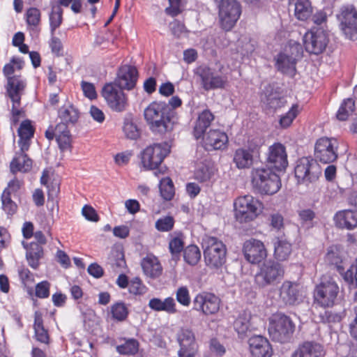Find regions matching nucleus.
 <instances>
[{"instance_id": "c03bdc74", "label": "nucleus", "mask_w": 357, "mask_h": 357, "mask_svg": "<svg viewBox=\"0 0 357 357\" xmlns=\"http://www.w3.org/2000/svg\"><path fill=\"white\" fill-rule=\"evenodd\" d=\"M160 192L161 196L165 200H171L173 198L174 195V188L172 181L169 177L160 180Z\"/></svg>"}, {"instance_id": "7c9ffc66", "label": "nucleus", "mask_w": 357, "mask_h": 357, "mask_svg": "<svg viewBox=\"0 0 357 357\" xmlns=\"http://www.w3.org/2000/svg\"><path fill=\"white\" fill-rule=\"evenodd\" d=\"M56 140L62 152L70 151L71 137L66 123H58L56 126Z\"/></svg>"}, {"instance_id": "423d86ee", "label": "nucleus", "mask_w": 357, "mask_h": 357, "mask_svg": "<svg viewBox=\"0 0 357 357\" xmlns=\"http://www.w3.org/2000/svg\"><path fill=\"white\" fill-rule=\"evenodd\" d=\"M339 294V286L330 275H324L314 293V301L321 307H332Z\"/></svg>"}, {"instance_id": "4c0bfd02", "label": "nucleus", "mask_w": 357, "mask_h": 357, "mask_svg": "<svg viewBox=\"0 0 357 357\" xmlns=\"http://www.w3.org/2000/svg\"><path fill=\"white\" fill-rule=\"evenodd\" d=\"M33 328L36 339L42 343L48 344L49 335L43 326L42 316L38 312L35 313Z\"/></svg>"}, {"instance_id": "79ce46f5", "label": "nucleus", "mask_w": 357, "mask_h": 357, "mask_svg": "<svg viewBox=\"0 0 357 357\" xmlns=\"http://www.w3.org/2000/svg\"><path fill=\"white\" fill-rule=\"evenodd\" d=\"M298 114V105L296 104L293 105L286 114L280 116L279 120L280 126L282 128H289Z\"/></svg>"}, {"instance_id": "603ef678", "label": "nucleus", "mask_w": 357, "mask_h": 357, "mask_svg": "<svg viewBox=\"0 0 357 357\" xmlns=\"http://www.w3.org/2000/svg\"><path fill=\"white\" fill-rule=\"evenodd\" d=\"M2 208L8 215L14 214L17 211L16 204L11 199L8 190H3L1 195Z\"/></svg>"}, {"instance_id": "8fccbe9b", "label": "nucleus", "mask_w": 357, "mask_h": 357, "mask_svg": "<svg viewBox=\"0 0 357 357\" xmlns=\"http://www.w3.org/2000/svg\"><path fill=\"white\" fill-rule=\"evenodd\" d=\"M139 343L134 339L128 340L123 344L116 347V351L120 354L133 355L138 351Z\"/></svg>"}, {"instance_id": "58836bf2", "label": "nucleus", "mask_w": 357, "mask_h": 357, "mask_svg": "<svg viewBox=\"0 0 357 357\" xmlns=\"http://www.w3.org/2000/svg\"><path fill=\"white\" fill-rule=\"evenodd\" d=\"M49 21L51 35H54L56 29L63 22V9L59 6H52V10L49 14Z\"/></svg>"}, {"instance_id": "c85d7f7f", "label": "nucleus", "mask_w": 357, "mask_h": 357, "mask_svg": "<svg viewBox=\"0 0 357 357\" xmlns=\"http://www.w3.org/2000/svg\"><path fill=\"white\" fill-rule=\"evenodd\" d=\"M26 29L31 34L38 35L40 31L41 11L35 7L28 8L24 14Z\"/></svg>"}, {"instance_id": "f03ea898", "label": "nucleus", "mask_w": 357, "mask_h": 357, "mask_svg": "<svg viewBox=\"0 0 357 357\" xmlns=\"http://www.w3.org/2000/svg\"><path fill=\"white\" fill-rule=\"evenodd\" d=\"M144 116L153 132L164 133L172 129L170 110L164 102H153L144 109Z\"/></svg>"}, {"instance_id": "5fc2aeb1", "label": "nucleus", "mask_w": 357, "mask_h": 357, "mask_svg": "<svg viewBox=\"0 0 357 357\" xmlns=\"http://www.w3.org/2000/svg\"><path fill=\"white\" fill-rule=\"evenodd\" d=\"M176 298L181 305L188 307L190 304V296L186 287H180L176 291Z\"/></svg>"}, {"instance_id": "e433bc0d", "label": "nucleus", "mask_w": 357, "mask_h": 357, "mask_svg": "<svg viewBox=\"0 0 357 357\" xmlns=\"http://www.w3.org/2000/svg\"><path fill=\"white\" fill-rule=\"evenodd\" d=\"M59 117L63 122L61 123H75L79 118L77 109L72 105H63L59 110Z\"/></svg>"}, {"instance_id": "f257e3e1", "label": "nucleus", "mask_w": 357, "mask_h": 357, "mask_svg": "<svg viewBox=\"0 0 357 357\" xmlns=\"http://www.w3.org/2000/svg\"><path fill=\"white\" fill-rule=\"evenodd\" d=\"M338 142L334 137H323L318 139L314 145V158H302L297 161L295 176L298 181L312 183L316 181L321 174L317 161L328 164L335 161L338 157Z\"/></svg>"}, {"instance_id": "aec40b11", "label": "nucleus", "mask_w": 357, "mask_h": 357, "mask_svg": "<svg viewBox=\"0 0 357 357\" xmlns=\"http://www.w3.org/2000/svg\"><path fill=\"white\" fill-rule=\"evenodd\" d=\"M267 162L272 168L284 170L287 167V155L281 143H275L268 148Z\"/></svg>"}, {"instance_id": "de8ad7c7", "label": "nucleus", "mask_w": 357, "mask_h": 357, "mask_svg": "<svg viewBox=\"0 0 357 357\" xmlns=\"http://www.w3.org/2000/svg\"><path fill=\"white\" fill-rule=\"evenodd\" d=\"M123 132L125 136L130 139H137L140 135V132L137 125L130 119L124 120Z\"/></svg>"}, {"instance_id": "2f4dec72", "label": "nucleus", "mask_w": 357, "mask_h": 357, "mask_svg": "<svg viewBox=\"0 0 357 357\" xmlns=\"http://www.w3.org/2000/svg\"><path fill=\"white\" fill-rule=\"evenodd\" d=\"M213 119L214 116L208 109H205L199 114L193 131V135L196 139H199L203 136Z\"/></svg>"}, {"instance_id": "c756f323", "label": "nucleus", "mask_w": 357, "mask_h": 357, "mask_svg": "<svg viewBox=\"0 0 357 357\" xmlns=\"http://www.w3.org/2000/svg\"><path fill=\"white\" fill-rule=\"evenodd\" d=\"M17 132L20 137L18 144L20 150L22 151H28L31 144V139L34 133V129L31 124V121L29 120L22 121Z\"/></svg>"}, {"instance_id": "052dcab7", "label": "nucleus", "mask_w": 357, "mask_h": 357, "mask_svg": "<svg viewBox=\"0 0 357 357\" xmlns=\"http://www.w3.org/2000/svg\"><path fill=\"white\" fill-rule=\"evenodd\" d=\"M183 239L179 237H174L169 243V248L172 255L180 253L183 249Z\"/></svg>"}, {"instance_id": "5701e85b", "label": "nucleus", "mask_w": 357, "mask_h": 357, "mask_svg": "<svg viewBox=\"0 0 357 357\" xmlns=\"http://www.w3.org/2000/svg\"><path fill=\"white\" fill-rule=\"evenodd\" d=\"M140 265L144 274L148 278L155 279L162 274L163 268L160 261L151 253L147 254L142 259Z\"/></svg>"}, {"instance_id": "680f3d73", "label": "nucleus", "mask_w": 357, "mask_h": 357, "mask_svg": "<svg viewBox=\"0 0 357 357\" xmlns=\"http://www.w3.org/2000/svg\"><path fill=\"white\" fill-rule=\"evenodd\" d=\"M50 284L47 281L38 283L36 287V295L39 298H47L50 295Z\"/></svg>"}, {"instance_id": "3c124183", "label": "nucleus", "mask_w": 357, "mask_h": 357, "mask_svg": "<svg viewBox=\"0 0 357 357\" xmlns=\"http://www.w3.org/2000/svg\"><path fill=\"white\" fill-rule=\"evenodd\" d=\"M325 261L329 264L335 266L337 271L342 269L344 262L337 250L333 249L328 250L326 255Z\"/></svg>"}, {"instance_id": "1a4fd4ad", "label": "nucleus", "mask_w": 357, "mask_h": 357, "mask_svg": "<svg viewBox=\"0 0 357 357\" xmlns=\"http://www.w3.org/2000/svg\"><path fill=\"white\" fill-rule=\"evenodd\" d=\"M195 75L205 91L225 89L229 84L226 75H219L206 65H201L195 69Z\"/></svg>"}, {"instance_id": "bf43d9fd", "label": "nucleus", "mask_w": 357, "mask_h": 357, "mask_svg": "<svg viewBox=\"0 0 357 357\" xmlns=\"http://www.w3.org/2000/svg\"><path fill=\"white\" fill-rule=\"evenodd\" d=\"M14 65H17V68L20 69L22 68V61L18 59L13 58L10 63L3 66V73L6 77L7 79L8 77H12L11 75L15 72Z\"/></svg>"}, {"instance_id": "69168bd1", "label": "nucleus", "mask_w": 357, "mask_h": 357, "mask_svg": "<svg viewBox=\"0 0 357 357\" xmlns=\"http://www.w3.org/2000/svg\"><path fill=\"white\" fill-rule=\"evenodd\" d=\"M43 255V248L38 243H32L29 249L26 252V256L36 257V258H42Z\"/></svg>"}, {"instance_id": "e2e57ef3", "label": "nucleus", "mask_w": 357, "mask_h": 357, "mask_svg": "<svg viewBox=\"0 0 357 357\" xmlns=\"http://www.w3.org/2000/svg\"><path fill=\"white\" fill-rule=\"evenodd\" d=\"M169 6L165 9L167 14L174 17L181 13L180 3L181 0H169Z\"/></svg>"}, {"instance_id": "bb28decb", "label": "nucleus", "mask_w": 357, "mask_h": 357, "mask_svg": "<svg viewBox=\"0 0 357 357\" xmlns=\"http://www.w3.org/2000/svg\"><path fill=\"white\" fill-rule=\"evenodd\" d=\"M334 221L338 227L353 229L357 227V211H338L334 216Z\"/></svg>"}, {"instance_id": "4d7b16f0", "label": "nucleus", "mask_w": 357, "mask_h": 357, "mask_svg": "<svg viewBox=\"0 0 357 357\" xmlns=\"http://www.w3.org/2000/svg\"><path fill=\"white\" fill-rule=\"evenodd\" d=\"M129 291L135 295H142L146 293V287L143 284L139 278H135L131 280L128 285Z\"/></svg>"}, {"instance_id": "6e6552de", "label": "nucleus", "mask_w": 357, "mask_h": 357, "mask_svg": "<svg viewBox=\"0 0 357 357\" xmlns=\"http://www.w3.org/2000/svg\"><path fill=\"white\" fill-rule=\"evenodd\" d=\"M235 217L241 222L254 220L261 213L262 204L252 195L238 197L234 204Z\"/></svg>"}, {"instance_id": "4be33fe9", "label": "nucleus", "mask_w": 357, "mask_h": 357, "mask_svg": "<svg viewBox=\"0 0 357 357\" xmlns=\"http://www.w3.org/2000/svg\"><path fill=\"white\" fill-rule=\"evenodd\" d=\"M248 344L253 357H271L272 348L266 338L255 335L249 339Z\"/></svg>"}, {"instance_id": "a18cd8bd", "label": "nucleus", "mask_w": 357, "mask_h": 357, "mask_svg": "<svg viewBox=\"0 0 357 357\" xmlns=\"http://www.w3.org/2000/svg\"><path fill=\"white\" fill-rule=\"evenodd\" d=\"M112 318L118 321H124L128 315V309L125 303L117 302L111 306Z\"/></svg>"}, {"instance_id": "ddd939ff", "label": "nucleus", "mask_w": 357, "mask_h": 357, "mask_svg": "<svg viewBox=\"0 0 357 357\" xmlns=\"http://www.w3.org/2000/svg\"><path fill=\"white\" fill-rule=\"evenodd\" d=\"M303 45L310 54H319L326 49L328 43L327 33L321 28L312 29L303 37Z\"/></svg>"}, {"instance_id": "7ed1b4c3", "label": "nucleus", "mask_w": 357, "mask_h": 357, "mask_svg": "<svg viewBox=\"0 0 357 357\" xmlns=\"http://www.w3.org/2000/svg\"><path fill=\"white\" fill-rule=\"evenodd\" d=\"M252 184L260 194L273 195L281 188L279 176L271 167H259L252 171Z\"/></svg>"}, {"instance_id": "09e8293b", "label": "nucleus", "mask_w": 357, "mask_h": 357, "mask_svg": "<svg viewBox=\"0 0 357 357\" xmlns=\"http://www.w3.org/2000/svg\"><path fill=\"white\" fill-rule=\"evenodd\" d=\"M201 257V253L197 246L191 245L184 250V259L190 265H195Z\"/></svg>"}, {"instance_id": "c9c22d12", "label": "nucleus", "mask_w": 357, "mask_h": 357, "mask_svg": "<svg viewBox=\"0 0 357 357\" xmlns=\"http://www.w3.org/2000/svg\"><path fill=\"white\" fill-rule=\"evenodd\" d=\"M291 244L284 239H278L275 243L274 257L278 261L288 259L291 253Z\"/></svg>"}, {"instance_id": "a878e982", "label": "nucleus", "mask_w": 357, "mask_h": 357, "mask_svg": "<svg viewBox=\"0 0 357 357\" xmlns=\"http://www.w3.org/2000/svg\"><path fill=\"white\" fill-rule=\"evenodd\" d=\"M228 142L227 134L219 130H211L204 138L206 149L215 150L226 148Z\"/></svg>"}, {"instance_id": "412c9836", "label": "nucleus", "mask_w": 357, "mask_h": 357, "mask_svg": "<svg viewBox=\"0 0 357 357\" xmlns=\"http://www.w3.org/2000/svg\"><path fill=\"white\" fill-rule=\"evenodd\" d=\"M138 72L135 67L125 65L119 70L117 77L114 84L121 89L131 90L137 83Z\"/></svg>"}, {"instance_id": "6ab92c4d", "label": "nucleus", "mask_w": 357, "mask_h": 357, "mask_svg": "<svg viewBox=\"0 0 357 357\" xmlns=\"http://www.w3.org/2000/svg\"><path fill=\"white\" fill-rule=\"evenodd\" d=\"M280 298L286 305H295L303 301V295L297 283L284 281L280 289Z\"/></svg>"}, {"instance_id": "f3484780", "label": "nucleus", "mask_w": 357, "mask_h": 357, "mask_svg": "<svg viewBox=\"0 0 357 357\" xmlns=\"http://www.w3.org/2000/svg\"><path fill=\"white\" fill-rule=\"evenodd\" d=\"M291 54L280 53L276 59L278 69L283 73L293 75L296 70V62L298 57L302 54L301 47L299 44L294 43L289 47Z\"/></svg>"}, {"instance_id": "49530a36", "label": "nucleus", "mask_w": 357, "mask_h": 357, "mask_svg": "<svg viewBox=\"0 0 357 357\" xmlns=\"http://www.w3.org/2000/svg\"><path fill=\"white\" fill-rule=\"evenodd\" d=\"M354 107L355 102L353 99L347 98L344 100L337 111V119L340 121L347 120L348 116L354 112Z\"/></svg>"}, {"instance_id": "a19ab883", "label": "nucleus", "mask_w": 357, "mask_h": 357, "mask_svg": "<svg viewBox=\"0 0 357 357\" xmlns=\"http://www.w3.org/2000/svg\"><path fill=\"white\" fill-rule=\"evenodd\" d=\"M214 174L213 167L208 164L199 165L195 172V178L200 182L208 181Z\"/></svg>"}, {"instance_id": "b1692460", "label": "nucleus", "mask_w": 357, "mask_h": 357, "mask_svg": "<svg viewBox=\"0 0 357 357\" xmlns=\"http://www.w3.org/2000/svg\"><path fill=\"white\" fill-rule=\"evenodd\" d=\"M324 349L321 344L306 341L299 345L291 357H324Z\"/></svg>"}, {"instance_id": "0e129e2a", "label": "nucleus", "mask_w": 357, "mask_h": 357, "mask_svg": "<svg viewBox=\"0 0 357 357\" xmlns=\"http://www.w3.org/2000/svg\"><path fill=\"white\" fill-rule=\"evenodd\" d=\"M82 215L89 221L97 222L98 220V216L96 211L90 206L86 205L83 207Z\"/></svg>"}, {"instance_id": "72a5a7b5", "label": "nucleus", "mask_w": 357, "mask_h": 357, "mask_svg": "<svg viewBox=\"0 0 357 357\" xmlns=\"http://www.w3.org/2000/svg\"><path fill=\"white\" fill-rule=\"evenodd\" d=\"M233 161L238 169L250 168L253 163L252 151L250 149L239 148L234 152Z\"/></svg>"}, {"instance_id": "473e14b6", "label": "nucleus", "mask_w": 357, "mask_h": 357, "mask_svg": "<svg viewBox=\"0 0 357 357\" xmlns=\"http://www.w3.org/2000/svg\"><path fill=\"white\" fill-rule=\"evenodd\" d=\"M26 151L20 150L16 153L15 156L10 162V171L15 174L17 172H26L32 167V161L25 153Z\"/></svg>"}, {"instance_id": "774afa93", "label": "nucleus", "mask_w": 357, "mask_h": 357, "mask_svg": "<svg viewBox=\"0 0 357 357\" xmlns=\"http://www.w3.org/2000/svg\"><path fill=\"white\" fill-rule=\"evenodd\" d=\"M87 271L91 275L96 278L102 277L104 273L102 268L96 263L89 265Z\"/></svg>"}, {"instance_id": "0eeeda50", "label": "nucleus", "mask_w": 357, "mask_h": 357, "mask_svg": "<svg viewBox=\"0 0 357 357\" xmlns=\"http://www.w3.org/2000/svg\"><path fill=\"white\" fill-rule=\"evenodd\" d=\"M284 274V268L282 264L273 260L264 262L256 273L255 280L260 287L275 285L280 282Z\"/></svg>"}, {"instance_id": "864d4df0", "label": "nucleus", "mask_w": 357, "mask_h": 357, "mask_svg": "<svg viewBox=\"0 0 357 357\" xmlns=\"http://www.w3.org/2000/svg\"><path fill=\"white\" fill-rule=\"evenodd\" d=\"M299 220L303 227L310 228L312 227V221L315 218V213L311 209H303L298 212Z\"/></svg>"}, {"instance_id": "dca6fc26", "label": "nucleus", "mask_w": 357, "mask_h": 357, "mask_svg": "<svg viewBox=\"0 0 357 357\" xmlns=\"http://www.w3.org/2000/svg\"><path fill=\"white\" fill-rule=\"evenodd\" d=\"M220 299L213 294L202 292L193 300V309L208 316L216 314L220 306Z\"/></svg>"}, {"instance_id": "20e7f679", "label": "nucleus", "mask_w": 357, "mask_h": 357, "mask_svg": "<svg viewBox=\"0 0 357 357\" xmlns=\"http://www.w3.org/2000/svg\"><path fill=\"white\" fill-rule=\"evenodd\" d=\"M295 325L289 317L284 314H273L269 319L268 333L272 340L280 343L290 340Z\"/></svg>"}, {"instance_id": "2eb2a0df", "label": "nucleus", "mask_w": 357, "mask_h": 357, "mask_svg": "<svg viewBox=\"0 0 357 357\" xmlns=\"http://www.w3.org/2000/svg\"><path fill=\"white\" fill-rule=\"evenodd\" d=\"M179 349L178 357H196L199 351V344L194 332L189 328H181L177 333Z\"/></svg>"}, {"instance_id": "9b49d317", "label": "nucleus", "mask_w": 357, "mask_h": 357, "mask_svg": "<svg viewBox=\"0 0 357 357\" xmlns=\"http://www.w3.org/2000/svg\"><path fill=\"white\" fill-rule=\"evenodd\" d=\"M168 144H154L147 146L141 153V162L145 169H155L169 154Z\"/></svg>"}, {"instance_id": "39448f33", "label": "nucleus", "mask_w": 357, "mask_h": 357, "mask_svg": "<svg viewBox=\"0 0 357 357\" xmlns=\"http://www.w3.org/2000/svg\"><path fill=\"white\" fill-rule=\"evenodd\" d=\"M204 256L207 266L218 268L226 261V247L215 237L207 236L203 239Z\"/></svg>"}, {"instance_id": "ea45409f", "label": "nucleus", "mask_w": 357, "mask_h": 357, "mask_svg": "<svg viewBox=\"0 0 357 357\" xmlns=\"http://www.w3.org/2000/svg\"><path fill=\"white\" fill-rule=\"evenodd\" d=\"M342 275L344 281L348 284L349 289L357 288V271L355 266L352 264L346 271H344V266L341 271H338Z\"/></svg>"}, {"instance_id": "f8f14e48", "label": "nucleus", "mask_w": 357, "mask_h": 357, "mask_svg": "<svg viewBox=\"0 0 357 357\" xmlns=\"http://www.w3.org/2000/svg\"><path fill=\"white\" fill-rule=\"evenodd\" d=\"M123 90L112 83L107 84L102 88V96L112 111L122 112L126 109L128 100Z\"/></svg>"}, {"instance_id": "f704fd0d", "label": "nucleus", "mask_w": 357, "mask_h": 357, "mask_svg": "<svg viewBox=\"0 0 357 357\" xmlns=\"http://www.w3.org/2000/svg\"><path fill=\"white\" fill-rule=\"evenodd\" d=\"M251 314L249 312H241L234 323V328L239 336H243L250 330Z\"/></svg>"}, {"instance_id": "9d476101", "label": "nucleus", "mask_w": 357, "mask_h": 357, "mask_svg": "<svg viewBox=\"0 0 357 357\" xmlns=\"http://www.w3.org/2000/svg\"><path fill=\"white\" fill-rule=\"evenodd\" d=\"M241 13V6L236 0H221L218 12L221 28L230 31L239 19Z\"/></svg>"}, {"instance_id": "13d9d810", "label": "nucleus", "mask_w": 357, "mask_h": 357, "mask_svg": "<svg viewBox=\"0 0 357 357\" xmlns=\"http://www.w3.org/2000/svg\"><path fill=\"white\" fill-rule=\"evenodd\" d=\"M81 87L85 97L90 100H93L97 98V93L93 84L82 81L81 82Z\"/></svg>"}, {"instance_id": "6e6d98bb", "label": "nucleus", "mask_w": 357, "mask_h": 357, "mask_svg": "<svg viewBox=\"0 0 357 357\" xmlns=\"http://www.w3.org/2000/svg\"><path fill=\"white\" fill-rule=\"evenodd\" d=\"M174 225V218L171 216H165L155 222V228L160 231H169L172 229Z\"/></svg>"}, {"instance_id": "338daca9", "label": "nucleus", "mask_w": 357, "mask_h": 357, "mask_svg": "<svg viewBox=\"0 0 357 357\" xmlns=\"http://www.w3.org/2000/svg\"><path fill=\"white\" fill-rule=\"evenodd\" d=\"M170 29L172 33L177 38L181 37L185 32L184 24L176 20L170 24Z\"/></svg>"}, {"instance_id": "393cba45", "label": "nucleus", "mask_w": 357, "mask_h": 357, "mask_svg": "<svg viewBox=\"0 0 357 357\" xmlns=\"http://www.w3.org/2000/svg\"><path fill=\"white\" fill-rule=\"evenodd\" d=\"M25 82L19 76L8 77L7 80V93L14 104L20 103L21 96L25 88Z\"/></svg>"}, {"instance_id": "cd10ccee", "label": "nucleus", "mask_w": 357, "mask_h": 357, "mask_svg": "<svg viewBox=\"0 0 357 357\" xmlns=\"http://www.w3.org/2000/svg\"><path fill=\"white\" fill-rule=\"evenodd\" d=\"M149 307L156 312H165L169 314H174L178 312L176 303L172 297H167L164 300L159 298H151L148 304Z\"/></svg>"}, {"instance_id": "a211bd4d", "label": "nucleus", "mask_w": 357, "mask_h": 357, "mask_svg": "<svg viewBox=\"0 0 357 357\" xmlns=\"http://www.w3.org/2000/svg\"><path fill=\"white\" fill-rule=\"evenodd\" d=\"M243 252L245 259L251 264H258L267 257L264 244L255 238H250L244 242Z\"/></svg>"}, {"instance_id": "4468645a", "label": "nucleus", "mask_w": 357, "mask_h": 357, "mask_svg": "<svg viewBox=\"0 0 357 357\" xmlns=\"http://www.w3.org/2000/svg\"><path fill=\"white\" fill-rule=\"evenodd\" d=\"M337 18L346 37L354 39L357 35V10L355 7L351 4L342 6Z\"/></svg>"}, {"instance_id": "37998d69", "label": "nucleus", "mask_w": 357, "mask_h": 357, "mask_svg": "<svg viewBox=\"0 0 357 357\" xmlns=\"http://www.w3.org/2000/svg\"><path fill=\"white\" fill-rule=\"evenodd\" d=\"M264 102L267 108L273 111H277L287 105V100L276 93L270 94Z\"/></svg>"}]
</instances>
